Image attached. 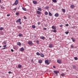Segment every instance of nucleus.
<instances>
[{"mask_svg": "<svg viewBox=\"0 0 78 78\" xmlns=\"http://www.w3.org/2000/svg\"><path fill=\"white\" fill-rule=\"evenodd\" d=\"M16 23H19V22L20 24H22V22H21V19H19L17 20L16 21Z\"/></svg>", "mask_w": 78, "mask_h": 78, "instance_id": "1", "label": "nucleus"}, {"mask_svg": "<svg viewBox=\"0 0 78 78\" xmlns=\"http://www.w3.org/2000/svg\"><path fill=\"white\" fill-rule=\"evenodd\" d=\"M18 3H19V0H16L15 3L13 4V6H14V5H17Z\"/></svg>", "mask_w": 78, "mask_h": 78, "instance_id": "2", "label": "nucleus"}, {"mask_svg": "<svg viewBox=\"0 0 78 78\" xmlns=\"http://www.w3.org/2000/svg\"><path fill=\"white\" fill-rule=\"evenodd\" d=\"M28 45H30L31 46H32V45H33V43L32 41H28Z\"/></svg>", "mask_w": 78, "mask_h": 78, "instance_id": "3", "label": "nucleus"}, {"mask_svg": "<svg viewBox=\"0 0 78 78\" xmlns=\"http://www.w3.org/2000/svg\"><path fill=\"white\" fill-rule=\"evenodd\" d=\"M54 73L55 74H56L57 76H58V73H59V71H54Z\"/></svg>", "mask_w": 78, "mask_h": 78, "instance_id": "4", "label": "nucleus"}, {"mask_svg": "<svg viewBox=\"0 0 78 78\" xmlns=\"http://www.w3.org/2000/svg\"><path fill=\"white\" fill-rule=\"evenodd\" d=\"M45 64H47V65H48L50 64V63L48 62V60H45Z\"/></svg>", "mask_w": 78, "mask_h": 78, "instance_id": "5", "label": "nucleus"}, {"mask_svg": "<svg viewBox=\"0 0 78 78\" xmlns=\"http://www.w3.org/2000/svg\"><path fill=\"white\" fill-rule=\"evenodd\" d=\"M57 62L58 63V64H61V63H62V61L60 60H58Z\"/></svg>", "mask_w": 78, "mask_h": 78, "instance_id": "6", "label": "nucleus"}, {"mask_svg": "<svg viewBox=\"0 0 78 78\" xmlns=\"http://www.w3.org/2000/svg\"><path fill=\"white\" fill-rule=\"evenodd\" d=\"M75 7V5H72L70 6V8L72 9L74 8Z\"/></svg>", "mask_w": 78, "mask_h": 78, "instance_id": "7", "label": "nucleus"}, {"mask_svg": "<svg viewBox=\"0 0 78 78\" xmlns=\"http://www.w3.org/2000/svg\"><path fill=\"white\" fill-rule=\"evenodd\" d=\"M53 47V44H50L49 47V48H52V47Z\"/></svg>", "mask_w": 78, "mask_h": 78, "instance_id": "8", "label": "nucleus"}, {"mask_svg": "<svg viewBox=\"0 0 78 78\" xmlns=\"http://www.w3.org/2000/svg\"><path fill=\"white\" fill-rule=\"evenodd\" d=\"M33 3L34 4V5H36V4H37V2L36 1L34 0L33 1Z\"/></svg>", "mask_w": 78, "mask_h": 78, "instance_id": "9", "label": "nucleus"}, {"mask_svg": "<svg viewBox=\"0 0 78 78\" xmlns=\"http://www.w3.org/2000/svg\"><path fill=\"white\" fill-rule=\"evenodd\" d=\"M21 51H23L25 50V49L23 48H21L20 49Z\"/></svg>", "mask_w": 78, "mask_h": 78, "instance_id": "10", "label": "nucleus"}, {"mask_svg": "<svg viewBox=\"0 0 78 78\" xmlns=\"http://www.w3.org/2000/svg\"><path fill=\"white\" fill-rule=\"evenodd\" d=\"M40 55L42 58H44V55L42 53L40 54Z\"/></svg>", "mask_w": 78, "mask_h": 78, "instance_id": "11", "label": "nucleus"}, {"mask_svg": "<svg viewBox=\"0 0 78 78\" xmlns=\"http://www.w3.org/2000/svg\"><path fill=\"white\" fill-rule=\"evenodd\" d=\"M45 37L44 36H41L40 37V38L41 39H42V40H44V39H45Z\"/></svg>", "mask_w": 78, "mask_h": 78, "instance_id": "12", "label": "nucleus"}, {"mask_svg": "<svg viewBox=\"0 0 78 78\" xmlns=\"http://www.w3.org/2000/svg\"><path fill=\"white\" fill-rule=\"evenodd\" d=\"M72 66L73 69H76V66L75 65H72Z\"/></svg>", "mask_w": 78, "mask_h": 78, "instance_id": "13", "label": "nucleus"}, {"mask_svg": "<svg viewBox=\"0 0 78 78\" xmlns=\"http://www.w3.org/2000/svg\"><path fill=\"white\" fill-rule=\"evenodd\" d=\"M17 45L20 46V45H21V43L20 42H18L17 43Z\"/></svg>", "mask_w": 78, "mask_h": 78, "instance_id": "14", "label": "nucleus"}, {"mask_svg": "<svg viewBox=\"0 0 78 78\" xmlns=\"http://www.w3.org/2000/svg\"><path fill=\"white\" fill-rule=\"evenodd\" d=\"M38 62L39 63V64H41V63L42 62V60H38Z\"/></svg>", "mask_w": 78, "mask_h": 78, "instance_id": "15", "label": "nucleus"}, {"mask_svg": "<svg viewBox=\"0 0 78 78\" xmlns=\"http://www.w3.org/2000/svg\"><path fill=\"white\" fill-rule=\"evenodd\" d=\"M37 13L38 14H41V12L39 11H37Z\"/></svg>", "mask_w": 78, "mask_h": 78, "instance_id": "16", "label": "nucleus"}, {"mask_svg": "<svg viewBox=\"0 0 78 78\" xmlns=\"http://www.w3.org/2000/svg\"><path fill=\"white\" fill-rule=\"evenodd\" d=\"M55 17H58V16H59V14H58V13H56L55 14Z\"/></svg>", "mask_w": 78, "mask_h": 78, "instance_id": "17", "label": "nucleus"}, {"mask_svg": "<svg viewBox=\"0 0 78 78\" xmlns=\"http://www.w3.org/2000/svg\"><path fill=\"white\" fill-rule=\"evenodd\" d=\"M18 36L19 37H22V36H23V35L21 34H19Z\"/></svg>", "mask_w": 78, "mask_h": 78, "instance_id": "18", "label": "nucleus"}, {"mask_svg": "<svg viewBox=\"0 0 78 78\" xmlns=\"http://www.w3.org/2000/svg\"><path fill=\"white\" fill-rule=\"evenodd\" d=\"M38 11H42V8H41V7H39L38 8Z\"/></svg>", "mask_w": 78, "mask_h": 78, "instance_id": "19", "label": "nucleus"}, {"mask_svg": "<svg viewBox=\"0 0 78 78\" xmlns=\"http://www.w3.org/2000/svg\"><path fill=\"white\" fill-rule=\"evenodd\" d=\"M18 67L19 69H20V68H22V65H18Z\"/></svg>", "mask_w": 78, "mask_h": 78, "instance_id": "20", "label": "nucleus"}, {"mask_svg": "<svg viewBox=\"0 0 78 78\" xmlns=\"http://www.w3.org/2000/svg\"><path fill=\"white\" fill-rule=\"evenodd\" d=\"M22 9L24 11H27V10H26V9L25 8H24V7H22Z\"/></svg>", "mask_w": 78, "mask_h": 78, "instance_id": "21", "label": "nucleus"}, {"mask_svg": "<svg viewBox=\"0 0 78 78\" xmlns=\"http://www.w3.org/2000/svg\"><path fill=\"white\" fill-rule=\"evenodd\" d=\"M51 28H52V29H53L54 30L56 29V27L54 26H52L51 27Z\"/></svg>", "mask_w": 78, "mask_h": 78, "instance_id": "22", "label": "nucleus"}, {"mask_svg": "<svg viewBox=\"0 0 78 78\" xmlns=\"http://www.w3.org/2000/svg\"><path fill=\"white\" fill-rule=\"evenodd\" d=\"M62 11L63 12H66V10H65V9H62Z\"/></svg>", "mask_w": 78, "mask_h": 78, "instance_id": "23", "label": "nucleus"}, {"mask_svg": "<svg viewBox=\"0 0 78 78\" xmlns=\"http://www.w3.org/2000/svg\"><path fill=\"white\" fill-rule=\"evenodd\" d=\"M32 27L33 28H36V26L34 25H32Z\"/></svg>", "mask_w": 78, "mask_h": 78, "instance_id": "24", "label": "nucleus"}, {"mask_svg": "<svg viewBox=\"0 0 78 78\" xmlns=\"http://www.w3.org/2000/svg\"><path fill=\"white\" fill-rule=\"evenodd\" d=\"M53 32H54V33H56L57 30H56V29H54V30H53V31H52Z\"/></svg>", "mask_w": 78, "mask_h": 78, "instance_id": "25", "label": "nucleus"}, {"mask_svg": "<svg viewBox=\"0 0 78 78\" xmlns=\"http://www.w3.org/2000/svg\"><path fill=\"white\" fill-rule=\"evenodd\" d=\"M44 14L45 15H48V12H47L46 11L44 12Z\"/></svg>", "mask_w": 78, "mask_h": 78, "instance_id": "26", "label": "nucleus"}, {"mask_svg": "<svg viewBox=\"0 0 78 78\" xmlns=\"http://www.w3.org/2000/svg\"><path fill=\"white\" fill-rule=\"evenodd\" d=\"M71 39L73 41V42H75V39H73V38L72 37Z\"/></svg>", "mask_w": 78, "mask_h": 78, "instance_id": "27", "label": "nucleus"}, {"mask_svg": "<svg viewBox=\"0 0 78 78\" xmlns=\"http://www.w3.org/2000/svg\"><path fill=\"white\" fill-rule=\"evenodd\" d=\"M36 55H37L38 56H39V55H40L41 54H40L39 52H37Z\"/></svg>", "mask_w": 78, "mask_h": 78, "instance_id": "28", "label": "nucleus"}, {"mask_svg": "<svg viewBox=\"0 0 78 78\" xmlns=\"http://www.w3.org/2000/svg\"><path fill=\"white\" fill-rule=\"evenodd\" d=\"M17 27L19 29H21V28H22V27L20 26H18Z\"/></svg>", "mask_w": 78, "mask_h": 78, "instance_id": "29", "label": "nucleus"}, {"mask_svg": "<svg viewBox=\"0 0 78 78\" xmlns=\"http://www.w3.org/2000/svg\"><path fill=\"white\" fill-rule=\"evenodd\" d=\"M49 15L50 16H52V14H51V13L50 12H49Z\"/></svg>", "mask_w": 78, "mask_h": 78, "instance_id": "30", "label": "nucleus"}, {"mask_svg": "<svg viewBox=\"0 0 78 78\" xmlns=\"http://www.w3.org/2000/svg\"><path fill=\"white\" fill-rule=\"evenodd\" d=\"M71 48H74V46H73V44H72L71 45Z\"/></svg>", "mask_w": 78, "mask_h": 78, "instance_id": "31", "label": "nucleus"}, {"mask_svg": "<svg viewBox=\"0 0 78 78\" xmlns=\"http://www.w3.org/2000/svg\"><path fill=\"white\" fill-rule=\"evenodd\" d=\"M65 33L66 34H69V32L67 31V32H65Z\"/></svg>", "mask_w": 78, "mask_h": 78, "instance_id": "32", "label": "nucleus"}, {"mask_svg": "<svg viewBox=\"0 0 78 78\" xmlns=\"http://www.w3.org/2000/svg\"><path fill=\"white\" fill-rule=\"evenodd\" d=\"M53 2H54V3H56L57 2L56 0H52Z\"/></svg>", "mask_w": 78, "mask_h": 78, "instance_id": "33", "label": "nucleus"}, {"mask_svg": "<svg viewBox=\"0 0 78 78\" xmlns=\"http://www.w3.org/2000/svg\"><path fill=\"white\" fill-rule=\"evenodd\" d=\"M46 8V9H48V8H49V7L48 6H46L45 7Z\"/></svg>", "mask_w": 78, "mask_h": 78, "instance_id": "34", "label": "nucleus"}, {"mask_svg": "<svg viewBox=\"0 0 78 78\" xmlns=\"http://www.w3.org/2000/svg\"><path fill=\"white\" fill-rule=\"evenodd\" d=\"M74 59L75 60H77L78 59V58H77V57H75Z\"/></svg>", "mask_w": 78, "mask_h": 78, "instance_id": "35", "label": "nucleus"}, {"mask_svg": "<svg viewBox=\"0 0 78 78\" xmlns=\"http://www.w3.org/2000/svg\"><path fill=\"white\" fill-rule=\"evenodd\" d=\"M3 27H1L0 28V30H1L2 31V30H3Z\"/></svg>", "mask_w": 78, "mask_h": 78, "instance_id": "36", "label": "nucleus"}, {"mask_svg": "<svg viewBox=\"0 0 78 78\" xmlns=\"http://www.w3.org/2000/svg\"><path fill=\"white\" fill-rule=\"evenodd\" d=\"M16 15H19V12H16Z\"/></svg>", "mask_w": 78, "mask_h": 78, "instance_id": "37", "label": "nucleus"}, {"mask_svg": "<svg viewBox=\"0 0 78 78\" xmlns=\"http://www.w3.org/2000/svg\"><path fill=\"white\" fill-rule=\"evenodd\" d=\"M36 42L37 44H39V41H37V40L36 41Z\"/></svg>", "mask_w": 78, "mask_h": 78, "instance_id": "38", "label": "nucleus"}, {"mask_svg": "<svg viewBox=\"0 0 78 78\" xmlns=\"http://www.w3.org/2000/svg\"><path fill=\"white\" fill-rule=\"evenodd\" d=\"M1 9H4V8H5V7H3V6H1Z\"/></svg>", "mask_w": 78, "mask_h": 78, "instance_id": "39", "label": "nucleus"}, {"mask_svg": "<svg viewBox=\"0 0 78 78\" xmlns=\"http://www.w3.org/2000/svg\"><path fill=\"white\" fill-rule=\"evenodd\" d=\"M3 43L5 45L6 44V42L5 41H4Z\"/></svg>", "mask_w": 78, "mask_h": 78, "instance_id": "40", "label": "nucleus"}, {"mask_svg": "<svg viewBox=\"0 0 78 78\" xmlns=\"http://www.w3.org/2000/svg\"><path fill=\"white\" fill-rule=\"evenodd\" d=\"M61 75L62 76H64V73L61 74Z\"/></svg>", "mask_w": 78, "mask_h": 78, "instance_id": "41", "label": "nucleus"}, {"mask_svg": "<svg viewBox=\"0 0 78 78\" xmlns=\"http://www.w3.org/2000/svg\"><path fill=\"white\" fill-rule=\"evenodd\" d=\"M23 18H24V19H27V17H26V16H24V17H23Z\"/></svg>", "mask_w": 78, "mask_h": 78, "instance_id": "42", "label": "nucleus"}, {"mask_svg": "<svg viewBox=\"0 0 78 78\" xmlns=\"http://www.w3.org/2000/svg\"><path fill=\"white\" fill-rule=\"evenodd\" d=\"M38 25H39L41 24V23L40 22H38L37 23Z\"/></svg>", "mask_w": 78, "mask_h": 78, "instance_id": "43", "label": "nucleus"}, {"mask_svg": "<svg viewBox=\"0 0 78 78\" xmlns=\"http://www.w3.org/2000/svg\"><path fill=\"white\" fill-rule=\"evenodd\" d=\"M10 15L9 14H8L7 15V16L8 17H9V16H10Z\"/></svg>", "mask_w": 78, "mask_h": 78, "instance_id": "44", "label": "nucleus"}, {"mask_svg": "<svg viewBox=\"0 0 78 78\" xmlns=\"http://www.w3.org/2000/svg\"><path fill=\"white\" fill-rule=\"evenodd\" d=\"M13 10H15V11H16L17 10V8H15L14 9H13Z\"/></svg>", "mask_w": 78, "mask_h": 78, "instance_id": "45", "label": "nucleus"}, {"mask_svg": "<svg viewBox=\"0 0 78 78\" xmlns=\"http://www.w3.org/2000/svg\"><path fill=\"white\" fill-rule=\"evenodd\" d=\"M63 27V25H62L61 24V25H60V27Z\"/></svg>", "mask_w": 78, "mask_h": 78, "instance_id": "46", "label": "nucleus"}, {"mask_svg": "<svg viewBox=\"0 0 78 78\" xmlns=\"http://www.w3.org/2000/svg\"><path fill=\"white\" fill-rule=\"evenodd\" d=\"M53 67L54 69H55L56 68V66H53Z\"/></svg>", "mask_w": 78, "mask_h": 78, "instance_id": "47", "label": "nucleus"}, {"mask_svg": "<svg viewBox=\"0 0 78 78\" xmlns=\"http://www.w3.org/2000/svg\"><path fill=\"white\" fill-rule=\"evenodd\" d=\"M66 27H67V26H69V24H67L66 25Z\"/></svg>", "mask_w": 78, "mask_h": 78, "instance_id": "48", "label": "nucleus"}, {"mask_svg": "<svg viewBox=\"0 0 78 78\" xmlns=\"http://www.w3.org/2000/svg\"><path fill=\"white\" fill-rule=\"evenodd\" d=\"M43 30H47V28H44Z\"/></svg>", "mask_w": 78, "mask_h": 78, "instance_id": "49", "label": "nucleus"}, {"mask_svg": "<svg viewBox=\"0 0 78 78\" xmlns=\"http://www.w3.org/2000/svg\"><path fill=\"white\" fill-rule=\"evenodd\" d=\"M11 51H12V52H13V51H14V50H13V49H11Z\"/></svg>", "mask_w": 78, "mask_h": 78, "instance_id": "50", "label": "nucleus"}, {"mask_svg": "<svg viewBox=\"0 0 78 78\" xmlns=\"http://www.w3.org/2000/svg\"><path fill=\"white\" fill-rule=\"evenodd\" d=\"M3 47H6V45H5L3 46Z\"/></svg>", "mask_w": 78, "mask_h": 78, "instance_id": "51", "label": "nucleus"}, {"mask_svg": "<svg viewBox=\"0 0 78 78\" xmlns=\"http://www.w3.org/2000/svg\"><path fill=\"white\" fill-rule=\"evenodd\" d=\"M8 73H11V71H9V72H8Z\"/></svg>", "mask_w": 78, "mask_h": 78, "instance_id": "52", "label": "nucleus"}, {"mask_svg": "<svg viewBox=\"0 0 78 78\" xmlns=\"http://www.w3.org/2000/svg\"><path fill=\"white\" fill-rule=\"evenodd\" d=\"M5 49H6V48H4L2 49V50H5Z\"/></svg>", "mask_w": 78, "mask_h": 78, "instance_id": "53", "label": "nucleus"}, {"mask_svg": "<svg viewBox=\"0 0 78 78\" xmlns=\"http://www.w3.org/2000/svg\"><path fill=\"white\" fill-rule=\"evenodd\" d=\"M2 2V0H0V3H1Z\"/></svg>", "mask_w": 78, "mask_h": 78, "instance_id": "54", "label": "nucleus"}, {"mask_svg": "<svg viewBox=\"0 0 78 78\" xmlns=\"http://www.w3.org/2000/svg\"><path fill=\"white\" fill-rule=\"evenodd\" d=\"M49 39H50V40L51 39V38H49Z\"/></svg>", "mask_w": 78, "mask_h": 78, "instance_id": "55", "label": "nucleus"}, {"mask_svg": "<svg viewBox=\"0 0 78 78\" xmlns=\"http://www.w3.org/2000/svg\"><path fill=\"white\" fill-rule=\"evenodd\" d=\"M2 47V46H0V48H1Z\"/></svg>", "mask_w": 78, "mask_h": 78, "instance_id": "56", "label": "nucleus"}, {"mask_svg": "<svg viewBox=\"0 0 78 78\" xmlns=\"http://www.w3.org/2000/svg\"><path fill=\"white\" fill-rule=\"evenodd\" d=\"M69 18H70V17H69Z\"/></svg>", "mask_w": 78, "mask_h": 78, "instance_id": "57", "label": "nucleus"}]
</instances>
